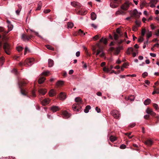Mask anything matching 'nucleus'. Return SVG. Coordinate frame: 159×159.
Returning a JSON list of instances; mask_svg holds the SVG:
<instances>
[{
	"mask_svg": "<svg viewBox=\"0 0 159 159\" xmlns=\"http://www.w3.org/2000/svg\"><path fill=\"white\" fill-rule=\"evenodd\" d=\"M134 97L133 96L131 95L130 96L129 100H131V101H134Z\"/></svg>",
	"mask_w": 159,
	"mask_h": 159,
	"instance_id": "61",
	"label": "nucleus"
},
{
	"mask_svg": "<svg viewBox=\"0 0 159 159\" xmlns=\"http://www.w3.org/2000/svg\"><path fill=\"white\" fill-rule=\"evenodd\" d=\"M12 72H13L16 75H17L18 72L16 69H13V70H12Z\"/></svg>",
	"mask_w": 159,
	"mask_h": 159,
	"instance_id": "52",
	"label": "nucleus"
},
{
	"mask_svg": "<svg viewBox=\"0 0 159 159\" xmlns=\"http://www.w3.org/2000/svg\"><path fill=\"white\" fill-rule=\"evenodd\" d=\"M149 117L150 116L149 115H144V118L145 119L148 120L149 119Z\"/></svg>",
	"mask_w": 159,
	"mask_h": 159,
	"instance_id": "49",
	"label": "nucleus"
},
{
	"mask_svg": "<svg viewBox=\"0 0 159 159\" xmlns=\"http://www.w3.org/2000/svg\"><path fill=\"white\" fill-rule=\"evenodd\" d=\"M116 41L117 42H118L119 44H120L121 43H122L123 42V40H122V39H120L119 40L118 39V40H116Z\"/></svg>",
	"mask_w": 159,
	"mask_h": 159,
	"instance_id": "60",
	"label": "nucleus"
},
{
	"mask_svg": "<svg viewBox=\"0 0 159 159\" xmlns=\"http://www.w3.org/2000/svg\"><path fill=\"white\" fill-rule=\"evenodd\" d=\"M119 38V35L117 34H114V39L116 41H117Z\"/></svg>",
	"mask_w": 159,
	"mask_h": 159,
	"instance_id": "39",
	"label": "nucleus"
},
{
	"mask_svg": "<svg viewBox=\"0 0 159 159\" xmlns=\"http://www.w3.org/2000/svg\"><path fill=\"white\" fill-rule=\"evenodd\" d=\"M158 2V0H151L150 2V3L152 4L153 3V4H156Z\"/></svg>",
	"mask_w": 159,
	"mask_h": 159,
	"instance_id": "37",
	"label": "nucleus"
},
{
	"mask_svg": "<svg viewBox=\"0 0 159 159\" xmlns=\"http://www.w3.org/2000/svg\"><path fill=\"white\" fill-rule=\"evenodd\" d=\"M93 39H94L95 40H97L98 38V35H96L93 37Z\"/></svg>",
	"mask_w": 159,
	"mask_h": 159,
	"instance_id": "62",
	"label": "nucleus"
},
{
	"mask_svg": "<svg viewBox=\"0 0 159 159\" xmlns=\"http://www.w3.org/2000/svg\"><path fill=\"white\" fill-rule=\"evenodd\" d=\"M27 84V82L26 80H22L18 82V85L19 88L20 89V93L23 95H27V93L25 90L22 89V87L25 86Z\"/></svg>",
	"mask_w": 159,
	"mask_h": 159,
	"instance_id": "2",
	"label": "nucleus"
},
{
	"mask_svg": "<svg viewBox=\"0 0 159 159\" xmlns=\"http://www.w3.org/2000/svg\"><path fill=\"white\" fill-rule=\"evenodd\" d=\"M28 51V48L27 47H25V52H24V54H25H25H26L27 52Z\"/></svg>",
	"mask_w": 159,
	"mask_h": 159,
	"instance_id": "58",
	"label": "nucleus"
},
{
	"mask_svg": "<svg viewBox=\"0 0 159 159\" xmlns=\"http://www.w3.org/2000/svg\"><path fill=\"white\" fill-rule=\"evenodd\" d=\"M70 115L66 111H64L62 112V116L64 118L67 119L70 117Z\"/></svg>",
	"mask_w": 159,
	"mask_h": 159,
	"instance_id": "12",
	"label": "nucleus"
},
{
	"mask_svg": "<svg viewBox=\"0 0 159 159\" xmlns=\"http://www.w3.org/2000/svg\"><path fill=\"white\" fill-rule=\"evenodd\" d=\"M111 113L114 118L116 119H118L120 116V114L119 113V112L116 110L112 111L111 112Z\"/></svg>",
	"mask_w": 159,
	"mask_h": 159,
	"instance_id": "7",
	"label": "nucleus"
},
{
	"mask_svg": "<svg viewBox=\"0 0 159 159\" xmlns=\"http://www.w3.org/2000/svg\"><path fill=\"white\" fill-rule=\"evenodd\" d=\"M46 90L45 89H39V90H38V92L39 93V94L43 95L45 94L46 93Z\"/></svg>",
	"mask_w": 159,
	"mask_h": 159,
	"instance_id": "16",
	"label": "nucleus"
},
{
	"mask_svg": "<svg viewBox=\"0 0 159 159\" xmlns=\"http://www.w3.org/2000/svg\"><path fill=\"white\" fill-rule=\"evenodd\" d=\"M127 77H136V75H128L126 76Z\"/></svg>",
	"mask_w": 159,
	"mask_h": 159,
	"instance_id": "48",
	"label": "nucleus"
},
{
	"mask_svg": "<svg viewBox=\"0 0 159 159\" xmlns=\"http://www.w3.org/2000/svg\"><path fill=\"white\" fill-rule=\"evenodd\" d=\"M50 100L48 99H45L41 101V103L43 106H46L49 104Z\"/></svg>",
	"mask_w": 159,
	"mask_h": 159,
	"instance_id": "13",
	"label": "nucleus"
},
{
	"mask_svg": "<svg viewBox=\"0 0 159 159\" xmlns=\"http://www.w3.org/2000/svg\"><path fill=\"white\" fill-rule=\"evenodd\" d=\"M0 32L3 33L4 34H7L8 32H6L4 30V28L2 27H0Z\"/></svg>",
	"mask_w": 159,
	"mask_h": 159,
	"instance_id": "31",
	"label": "nucleus"
},
{
	"mask_svg": "<svg viewBox=\"0 0 159 159\" xmlns=\"http://www.w3.org/2000/svg\"><path fill=\"white\" fill-rule=\"evenodd\" d=\"M34 59L33 58L31 59H27L24 62V66L26 65L28 66L32 65L33 64V62L34 61Z\"/></svg>",
	"mask_w": 159,
	"mask_h": 159,
	"instance_id": "8",
	"label": "nucleus"
},
{
	"mask_svg": "<svg viewBox=\"0 0 159 159\" xmlns=\"http://www.w3.org/2000/svg\"><path fill=\"white\" fill-rule=\"evenodd\" d=\"M49 73V71L43 72L42 74V75H44L45 76H47L48 74Z\"/></svg>",
	"mask_w": 159,
	"mask_h": 159,
	"instance_id": "46",
	"label": "nucleus"
},
{
	"mask_svg": "<svg viewBox=\"0 0 159 159\" xmlns=\"http://www.w3.org/2000/svg\"><path fill=\"white\" fill-rule=\"evenodd\" d=\"M153 111L152 109H150L149 108H148L146 110V112L148 114H150V113L152 112Z\"/></svg>",
	"mask_w": 159,
	"mask_h": 159,
	"instance_id": "40",
	"label": "nucleus"
},
{
	"mask_svg": "<svg viewBox=\"0 0 159 159\" xmlns=\"http://www.w3.org/2000/svg\"><path fill=\"white\" fill-rule=\"evenodd\" d=\"M148 75V73L147 72H145L143 73L142 77L143 78H145Z\"/></svg>",
	"mask_w": 159,
	"mask_h": 159,
	"instance_id": "45",
	"label": "nucleus"
},
{
	"mask_svg": "<svg viewBox=\"0 0 159 159\" xmlns=\"http://www.w3.org/2000/svg\"><path fill=\"white\" fill-rule=\"evenodd\" d=\"M100 42H103L104 44H106L107 43V40L106 39H103L102 38L100 39Z\"/></svg>",
	"mask_w": 159,
	"mask_h": 159,
	"instance_id": "34",
	"label": "nucleus"
},
{
	"mask_svg": "<svg viewBox=\"0 0 159 159\" xmlns=\"http://www.w3.org/2000/svg\"><path fill=\"white\" fill-rule=\"evenodd\" d=\"M126 146L124 144H122L120 145V148L122 149H125Z\"/></svg>",
	"mask_w": 159,
	"mask_h": 159,
	"instance_id": "44",
	"label": "nucleus"
},
{
	"mask_svg": "<svg viewBox=\"0 0 159 159\" xmlns=\"http://www.w3.org/2000/svg\"><path fill=\"white\" fill-rule=\"evenodd\" d=\"M59 97L61 100H64L66 98V95L65 94L61 92L60 93V94H59Z\"/></svg>",
	"mask_w": 159,
	"mask_h": 159,
	"instance_id": "17",
	"label": "nucleus"
},
{
	"mask_svg": "<svg viewBox=\"0 0 159 159\" xmlns=\"http://www.w3.org/2000/svg\"><path fill=\"white\" fill-rule=\"evenodd\" d=\"M154 91H155L157 92V94L159 93V88H155L154 89Z\"/></svg>",
	"mask_w": 159,
	"mask_h": 159,
	"instance_id": "55",
	"label": "nucleus"
},
{
	"mask_svg": "<svg viewBox=\"0 0 159 159\" xmlns=\"http://www.w3.org/2000/svg\"><path fill=\"white\" fill-rule=\"evenodd\" d=\"M45 80H46V78L44 77H40L38 81V83L39 84H42L44 82Z\"/></svg>",
	"mask_w": 159,
	"mask_h": 159,
	"instance_id": "18",
	"label": "nucleus"
},
{
	"mask_svg": "<svg viewBox=\"0 0 159 159\" xmlns=\"http://www.w3.org/2000/svg\"><path fill=\"white\" fill-rule=\"evenodd\" d=\"M91 108V107H90V106L88 105L86 106V108H85V109L84 110V111L86 113H87L89 112V110Z\"/></svg>",
	"mask_w": 159,
	"mask_h": 159,
	"instance_id": "26",
	"label": "nucleus"
},
{
	"mask_svg": "<svg viewBox=\"0 0 159 159\" xmlns=\"http://www.w3.org/2000/svg\"><path fill=\"white\" fill-rule=\"evenodd\" d=\"M96 18V14L94 12H92L91 14V19L93 20H94Z\"/></svg>",
	"mask_w": 159,
	"mask_h": 159,
	"instance_id": "24",
	"label": "nucleus"
},
{
	"mask_svg": "<svg viewBox=\"0 0 159 159\" xmlns=\"http://www.w3.org/2000/svg\"><path fill=\"white\" fill-rule=\"evenodd\" d=\"M143 41V37H141L138 39V41L139 42H142Z\"/></svg>",
	"mask_w": 159,
	"mask_h": 159,
	"instance_id": "57",
	"label": "nucleus"
},
{
	"mask_svg": "<svg viewBox=\"0 0 159 159\" xmlns=\"http://www.w3.org/2000/svg\"><path fill=\"white\" fill-rule=\"evenodd\" d=\"M110 6L113 8H115L118 6V5L120 3L121 0H111Z\"/></svg>",
	"mask_w": 159,
	"mask_h": 159,
	"instance_id": "3",
	"label": "nucleus"
},
{
	"mask_svg": "<svg viewBox=\"0 0 159 159\" xmlns=\"http://www.w3.org/2000/svg\"><path fill=\"white\" fill-rule=\"evenodd\" d=\"M129 7V4L128 2H125V3L122 4L120 7V8L124 11H126Z\"/></svg>",
	"mask_w": 159,
	"mask_h": 159,
	"instance_id": "9",
	"label": "nucleus"
},
{
	"mask_svg": "<svg viewBox=\"0 0 159 159\" xmlns=\"http://www.w3.org/2000/svg\"><path fill=\"white\" fill-rule=\"evenodd\" d=\"M3 49L6 53L8 55L10 54L11 47L8 43L4 42L3 44Z\"/></svg>",
	"mask_w": 159,
	"mask_h": 159,
	"instance_id": "4",
	"label": "nucleus"
},
{
	"mask_svg": "<svg viewBox=\"0 0 159 159\" xmlns=\"http://www.w3.org/2000/svg\"><path fill=\"white\" fill-rule=\"evenodd\" d=\"M93 52V54H95L96 52V48L95 47H93L92 48Z\"/></svg>",
	"mask_w": 159,
	"mask_h": 159,
	"instance_id": "56",
	"label": "nucleus"
},
{
	"mask_svg": "<svg viewBox=\"0 0 159 159\" xmlns=\"http://www.w3.org/2000/svg\"><path fill=\"white\" fill-rule=\"evenodd\" d=\"M53 64H54V61L51 59H49L48 60V66L51 67L52 66Z\"/></svg>",
	"mask_w": 159,
	"mask_h": 159,
	"instance_id": "21",
	"label": "nucleus"
},
{
	"mask_svg": "<svg viewBox=\"0 0 159 159\" xmlns=\"http://www.w3.org/2000/svg\"><path fill=\"white\" fill-rule=\"evenodd\" d=\"M146 36H147V39H148L149 38L152 36V32L151 31H148L147 34H146Z\"/></svg>",
	"mask_w": 159,
	"mask_h": 159,
	"instance_id": "29",
	"label": "nucleus"
},
{
	"mask_svg": "<svg viewBox=\"0 0 159 159\" xmlns=\"http://www.w3.org/2000/svg\"><path fill=\"white\" fill-rule=\"evenodd\" d=\"M70 4L73 7L76 8H80L81 7V4L79 2L75 1L72 2Z\"/></svg>",
	"mask_w": 159,
	"mask_h": 159,
	"instance_id": "11",
	"label": "nucleus"
},
{
	"mask_svg": "<svg viewBox=\"0 0 159 159\" xmlns=\"http://www.w3.org/2000/svg\"><path fill=\"white\" fill-rule=\"evenodd\" d=\"M151 100L149 98H147L145 100L144 102V103L145 105H149L151 103Z\"/></svg>",
	"mask_w": 159,
	"mask_h": 159,
	"instance_id": "23",
	"label": "nucleus"
},
{
	"mask_svg": "<svg viewBox=\"0 0 159 159\" xmlns=\"http://www.w3.org/2000/svg\"><path fill=\"white\" fill-rule=\"evenodd\" d=\"M113 68V66L112 65H111L110 66V67H109V68H107L106 67H104L103 68V70L104 71V72H106L107 73H108L109 71V68L110 69H111Z\"/></svg>",
	"mask_w": 159,
	"mask_h": 159,
	"instance_id": "20",
	"label": "nucleus"
},
{
	"mask_svg": "<svg viewBox=\"0 0 159 159\" xmlns=\"http://www.w3.org/2000/svg\"><path fill=\"white\" fill-rule=\"evenodd\" d=\"M110 141L112 142L115 141L116 139V137H114L113 135H111L110 138H109Z\"/></svg>",
	"mask_w": 159,
	"mask_h": 159,
	"instance_id": "27",
	"label": "nucleus"
},
{
	"mask_svg": "<svg viewBox=\"0 0 159 159\" xmlns=\"http://www.w3.org/2000/svg\"><path fill=\"white\" fill-rule=\"evenodd\" d=\"M131 134V132H130L129 133H125V135H126L127 136H128V137H129V138L131 139L133 137V136H131V137L130 136V135Z\"/></svg>",
	"mask_w": 159,
	"mask_h": 159,
	"instance_id": "42",
	"label": "nucleus"
},
{
	"mask_svg": "<svg viewBox=\"0 0 159 159\" xmlns=\"http://www.w3.org/2000/svg\"><path fill=\"white\" fill-rule=\"evenodd\" d=\"M56 94V92L53 89H52L49 92V95L50 97H53Z\"/></svg>",
	"mask_w": 159,
	"mask_h": 159,
	"instance_id": "19",
	"label": "nucleus"
},
{
	"mask_svg": "<svg viewBox=\"0 0 159 159\" xmlns=\"http://www.w3.org/2000/svg\"><path fill=\"white\" fill-rule=\"evenodd\" d=\"M78 34L81 36H83L85 35V34L84 32L81 29L79 30L78 31Z\"/></svg>",
	"mask_w": 159,
	"mask_h": 159,
	"instance_id": "28",
	"label": "nucleus"
},
{
	"mask_svg": "<svg viewBox=\"0 0 159 159\" xmlns=\"http://www.w3.org/2000/svg\"><path fill=\"white\" fill-rule=\"evenodd\" d=\"M114 50H115V53L116 55L118 54L120 51V49L119 47H117Z\"/></svg>",
	"mask_w": 159,
	"mask_h": 159,
	"instance_id": "35",
	"label": "nucleus"
},
{
	"mask_svg": "<svg viewBox=\"0 0 159 159\" xmlns=\"http://www.w3.org/2000/svg\"><path fill=\"white\" fill-rule=\"evenodd\" d=\"M51 110L53 112H56L59 110V107L56 106H53L51 107Z\"/></svg>",
	"mask_w": 159,
	"mask_h": 159,
	"instance_id": "14",
	"label": "nucleus"
},
{
	"mask_svg": "<svg viewBox=\"0 0 159 159\" xmlns=\"http://www.w3.org/2000/svg\"><path fill=\"white\" fill-rule=\"evenodd\" d=\"M131 17L136 19L139 18L140 16L138 15V12L136 9H135L133 11V12L131 14Z\"/></svg>",
	"mask_w": 159,
	"mask_h": 159,
	"instance_id": "10",
	"label": "nucleus"
},
{
	"mask_svg": "<svg viewBox=\"0 0 159 159\" xmlns=\"http://www.w3.org/2000/svg\"><path fill=\"white\" fill-rule=\"evenodd\" d=\"M31 93L32 96L34 97H35L36 96V94H35L34 90H32Z\"/></svg>",
	"mask_w": 159,
	"mask_h": 159,
	"instance_id": "47",
	"label": "nucleus"
},
{
	"mask_svg": "<svg viewBox=\"0 0 159 159\" xmlns=\"http://www.w3.org/2000/svg\"><path fill=\"white\" fill-rule=\"evenodd\" d=\"M42 6V3L41 2H39L38 4V7L37 8L36 10H39L41 9V7Z\"/></svg>",
	"mask_w": 159,
	"mask_h": 159,
	"instance_id": "33",
	"label": "nucleus"
},
{
	"mask_svg": "<svg viewBox=\"0 0 159 159\" xmlns=\"http://www.w3.org/2000/svg\"><path fill=\"white\" fill-rule=\"evenodd\" d=\"M63 84V82L62 81H58L57 82V85L58 86L62 85Z\"/></svg>",
	"mask_w": 159,
	"mask_h": 159,
	"instance_id": "36",
	"label": "nucleus"
},
{
	"mask_svg": "<svg viewBox=\"0 0 159 159\" xmlns=\"http://www.w3.org/2000/svg\"><path fill=\"white\" fill-rule=\"evenodd\" d=\"M87 12L86 11H79L77 12V14L81 15H84L86 14Z\"/></svg>",
	"mask_w": 159,
	"mask_h": 159,
	"instance_id": "25",
	"label": "nucleus"
},
{
	"mask_svg": "<svg viewBox=\"0 0 159 159\" xmlns=\"http://www.w3.org/2000/svg\"><path fill=\"white\" fill-rule=\"evenodd\" d=\"M46 47L47 49L49 50L54 51V48L52 47V46H50L49 45H46Z\"/></svg>",
	"mask_w": 159,
	"mask_h": 159,
	"instance_id": "30",
	"label": "nucleus"
},
{
	"mask_svg": "<svg viewBox=\"0 0 159 159\" xmlns=\"http://www.w3.org/2000/svg\"><path fill=\"white\" fill-rule=\"evenodd\" d=\"M146 3L144 2H141L140 5V7H141V6L143 7L146 5Z\"/></svg>",
	"mask_w": 159,
	"mask_h": 159,
	"instance_id": "53",
	"label": "nucleus"
},
{
	"mask_svg": "<svg viewBox=\"0 0 159 159\" xmlns=\"http://www.w3.org/2000/svg\"><path fill=\"white\" fill-rule=\"evenodd\" d=\"M73 26V24L71 22H68L67 23V28H71Z\"/></svg>",
	"mask_w": 159,
	"mask_h": 159,
	"instance_id": "32",
	"label": "nucleus"
},
{
	"mask_svg": "<svg viewBox=\"0 0 159 159\" xmlns=\"http://www.w3.org/2000/svg\"><path fill=\"white\" fill-rule=\"evenodd\" d=\"M116 32L120 36L121 35L120 33V30H119V29H117L116 30Z\"/></svg>",
	"mask_w": 159,
	"mask_h": 159,
	"instance_id": "63",
	"label": "nucleus"
},
{
	"mask_svg": "<svg viewBox=\"0 0 159 159\" xmlns=\"http://www.w3.org/2000/svg\"><path fill=\"white\" fill-rule=\"evenodd\" d=\"M7 27H8V30H9L8 31V32H9L12 30V27H13L12 25H11V24H9V25H8Z\"/></svg>",
	"mask_w": 159,
	"mask_h": 159,
	"instance_id": "41",
	"label": "nucleus"
},
{
	"mask_svg": "<svg viewBox=\"0 0 159 159\" xmlns=\"http://www.w3.org/2000/svg\"><path fill=\"white\" fill-rule=\"evenodd\" d=\"M95 110H96V111H97V112L98 113H99L100 112V111H101L100 108H98V107H96Z\"/></svg>",
	"mask_w": 159,
	"mask_h": 159,
	"instance_id": "51",
	"label": "nucleus"
},
{
	"mask_svg": "<svg viewBox=\"0 0 159 159\" xmlns=\"http://www.w3.org/2000/svg\"><path fill=\"white\" fill-rule=\"evenodd\" d=\"M155 34L157 36H158L159 35V29H158L157 30V32H156L155 33Z\"/></svg>",
	"mask_w": 159,
	"mask_h": 159,
	"instance_id": "64",
	"label": "nucleus"
},
{
	"mask_svg": "<svg viewBox=\"0 0 159 159\" xmlns=\"http://www.w3.org/2000/svg\"><path fill=\"white\" fill-rule=\"evenodd\" d=\"M75 101L77 103L73 104L72 108L74 111H79L81 108L82 102L80 98H75Z\"/></svg>",
	"mask_w": 159,
	"mask_h": 159,
	"instance_id": "1",
	"label": "nucleus"
},
{
	"mask_svg": "<svg viewBox=\"0 0 159 159\" xmlns=\"http://www.w3.org/2000/svg\"><path fill=\"white\" fill-rule=\"evenodd\" d=\"M17 51H18L19 52H20L22 50L23 48L21 47H19L17 48Z\"/></svg>",
	"mask_w": 159,
	"mask_h": 159,
	"instance_id": "54",
	"label": "nucleus"
},
{
	"mask_svg": "<svg viewBox=\"0 0 159 159\" xmlns=\"http://www.w3.org/2000/svg\"><path fill=\"white\" fill-rule=\"evenodd\" d=\"M152 106L153 107L156 109V110H157L158 107V105L156 103H153Z\"/></svg>",
	"mask_w": 159,
	"mask_h": 159,
	"instance_id": "43",
	"label": "nucleus"
},
{
	"mask_svg": "<svg viewBox=\"0 0 159 159\" xmlns=\"http://www.w3.org/2000/svg\"><path fill=\"white\" fill-rule=\"evenodd\" d=\"M135 125V123H133V124H130L129 125V127L130 128H133L134 127Z\"/></svg>",
	"mask_w": 159,
	"mask_h": 159,
	"instance_id": "59",
	"label": "nucleus"
},
{
	"mask_svg": "<svg viewBox=\"0 0 159 159\" xmlns=\"http://www.w3.org/2000/svg\"><path fill=\"white\" fill-rule=\"evenodd\" d=\"M125 11H123L122 9L119 10L116 12V14H120V15H125Z\"/></svg>",
	"mask_w": 159,
	"mask_h": 159,
	"instance_id": "22",
	"label": "nucleus"
},
{
	"mask_svg": "<svg viewBox=\"0 0 159 159\" xmlns=\"http://www.w3.org/2000/svg\"><path fill=\"white\" fill-rule=\"evenodd\" d=\"M144 143L145 144L149 146H151L152 145L153 142L152 140L149 139H148L144 141Z\"/></svg>",
	"mask_w": 159,
	"mask_h": 159,
	"instance_id": "15",
	"label": "nucleus"
},
{
	"mask_svg": "<svg viewBox=\"0 0 159 159\" xmlns=\"http://www.w3.org/2000/svg\"><path fill=\"white\" fill-rule=\"evenodd\" d=\"M51 10L50 9H45L44 11V12L45 13H49Z\"/></svg>",
	"mask_w": 159,
	"mask_h": 159,
	"instance_id": "50",
	"label": "nucleus"
},
{
	"mask_svg": "<svg viewBox=\"0 0 159 159\" xmlns=\"http://www.w3.org/2000/svg\"><path fill=\"white\" fill-rule=\"evenodd\" d=\"M33 38V35L30 34V35H28L25 34H23L22 35V39L23 40L25 41V40H27V41H29L30 39H31Z\"/></svg>",
	"mask_w": 159,
	"mask_h": 159,
	"instance_id": "6",
	"label": "nucleus"
},
{
	"mask_svg": "<svg viewBox=\"0 0 159 159\" xmlns=\"http://www.w3.org/2000/svg\"><path fill=\"white\" fill-rule=\"evenodd\" d=\"M133 51L134 48H133L130 47L128 48L127 50L126 54L127 55H129L130 54L131 52H132L133 56V57H135V56H136V52L138 53V50H135L134 52H133Z\"/></svg>",
	"mask_w": 159,
	"mask_h": 159,
	"instance_id": "5",
	"label": "nucleus"
},
{
	"mask_svg": "<svg viewBox=\"0 0 159 159\" xmlns=\"http://www.w3.org/2000/svg\"><path fill=\"white\" fill-rule=\"evenodd\" d=\"M146 32V29H143L141 31V36L143 37L144 36L145 32Z\"/></svg>",
	"mask_w": 159,
	"mask_h": 159,
	"instance_id": "38",
	"label": "nucleus"
}]
</instances>
